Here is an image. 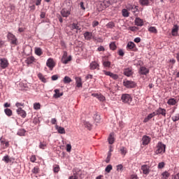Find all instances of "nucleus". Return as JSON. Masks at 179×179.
<instances>
[{
  "instance_id": "1",
  "label": "nucleus",
  "mask_w": 179,
  "mask_h": 179,
  "mask_svg": "<svg viewBox=\"0 0 179 179\" xmlns=\"http://www.w3.org/2000/svg\"><path fill=\"white\" fill-rule=\"evenodd\" d=\"M164 152H166V145L163 144L162 142H159L155 150L156 155H160L164 153Z\"/></svg>"
},
{
  "instance_id": "2",
  "label": "nucleus",
  "mask_w": 179,
  "mask_h": 179,
  "mask_svg": "<svg viewBox=\"0 0 179 179\" xmlns=\"http://www.w3.org/2000/svg\"><path fill=\"white\" fill-rule=\"evenodd\" d=\"M7 38L8 41L10 42V44L17 45V38H16V36L13 34L8 32L7 34Z\"/></svg>"
},
{
  "instance_id": "3",
  "label": "nucleus",
  "mask_w": 179,
  "mask_h": 179,
  "mask_svg": "<svg viewBox=\"0 0 179 179\" xmlns=\"http://www.w3.org/2000/svg\"><path fill=\"white\" fill-rule=\"evenodd\" d=\"M123 85L127 89H134V87H136V83L132 80H124L123 81Z\"/></svg>"
},
{
  "instance_id": "4",
  "label": "nucleus",
  "mask_w": 179,
  "mask_h": 179,
  "mask_svg": "<svg viewBox=\"0 0 179 179\" xmlns=\"http://www.w3.org/2000/svg\"><path fill=\"white\" fill-rule=\"evenodd\" d=\"M121 100L122 103L131 104V103L132 102V96H131L129 94H122Z\"/></svg>"
},
{
  "instance_id": "5",
  "label": "nucleus",
  "mask_w": 179,
  "mask_h": 179,
  "mask_svg": "<svg viewBox=\"0 0 179 179\" xmlns=\"http://www.w3.org/2000/svg\"><path fill=\"white\" fill-rule=\"evenodd\" d=\"M141 170L143 171V174L148 176L150 173V166L148 164H143L141 167Z\"/></svg>"
},
{
  "instance_id": "6",
  "label": "nucleus",
  "mask_w": 179,
  "mask_h": 179,
  "mask_svg": "<svg viewBox=\"0 0 179 179\" xmlns=\"http://www.w3.org/2000/svg\"><path fill=\"white\" fill-rule=\"evenodd\" d=\"M9 66V62L6 58L0 59V66L2 69L8 68Z\"/></svg>"
},
{
  "instance_id": "7",
  "label": "nucleus",
  "mask_w": 179,
  "mask_h": 179,
  "mask_svg": "<svg viewBox=\"0 0 179 179\" xmlns=\"http://www.w3.org/2000/svg\"><path fill=\"white\" fill-rule=\"evenodd\" d=\"M46 66H48V68H50V71H52V69H54V67L55 66V62H54V59L52 58H49L47 60Z\"/></svg>"
},
{
  "instance_id": "8",
  "label": "nucleus",
  "mask_w": 179,
  "mask_h": 179,
  "mask_svg": "<svg viewBox=\"0 0 179 179\" xmlns=\"http://www.w3.org/2000/svg\"><path fill=\"white\" fill-rule=\"evenodd\" d=\"M155 115H162L163 117H166V110L163 108H159L155 111Z\"/></svg>"
},
{
  "instance_id": "9",
  "label": "nucleus",
  "mask_w": 179,
  "mask_h": 179,
  "mask_svg": "<svg viewBox=\"0 0 179 179\" xmlns=\"http://www.w3.org/2000/svg\"><path fill=\"white\" fill-rule=\"evenodd\" d=\"M151 141L152 138L148 136H143L142 138V145H143V146H146V145H149V143H150Z\"/></svg>"
},
{
  "instance_id": "10",
  "label": "nucleus",
  "mask_w": 179,
  "mask_h": 179,
  "mask_svg": "<svg viewBox=\"0 0 179 179\" xmlns=\"http://www.w3.org/2000/svg\"><path fill=\"white\" fill-rule=\"evenodd\" d=\"M62 17H68L71 15V10L66 8H62L60 11Z\"/></svg>"
},
{
  "instance_id": "11",
  "label": "nucleus",
  "mask_w": 179,
  "mask_h": 179,
  "mask_svg": "<svg viewBox=\"0 0 179 179\" xmlns=\"http://www.w3.org/2000/svg\"><path fill=\"white\" fill-rule=\"evenodd\" d=\"M18 115L22 117V118H26L27 113H26V111L24 110H22V108H19L16 110Z\"/></svg>"
},
{
  "instance_id": "12",
  "label": "nucleus",
  "mask_w": 179,
  "mask_h": 179,
  "mask_svg": "<svg viewBox=\"0 0 179 179\" xmlns=\"http://www.w3.org/2000/svg\"><path fill=\"white\" fill-rule=\"evenodd\" d=\"M104 75H106V76H110V78H112V79H115V80H117L118 79V75L117 74H114L110 71H107L106 70H103V71Z\"/></svg>"
},
{
  "instance_id": "13",
  "label": "nucleus",
  "mask_w": 179,
  "mask_h": 179,
  "mask_svg": "<svg viewBox=\"0 0 179 179\" xmlns=\"http://www.w3.org/2000/svg\"><path fill=\"white\" fill-rule=\"evenodd\" d=\"M92 96H93V97H96V99H98L99 101H106V96H103L101 94H92Z\"/></svg>"
},
{
  "instance_id": "14",
  "label": "nucleus",
  "mask_w": 179,
  "mask_h": 179,
  "mask_svg": "<svg viewBox=\"0 0 179 179\" xmlns=\"http://www.w3.org/2000/svg\"><path fill=\"white\" fill-rule=\"evenodd\" d=\"M153 117H156V113L153 112L152 113H150L143 120L144 123L146 122H149V121H150V120H152V118H153Z\"/></svg>"
},
{
  "instance_id": "15",
  "label": "nucleus",
  "mask_w": 179,
  "mask_h": 179,
  "mask_svg": "<svg viewBox=\"0 0 179 179\" xmlns=\"http://www.w3.org/2000/svg\"><path fill=\"white\" fill-rule=\"evenodd\" d=\"M133 74H134V72H132V69L127 68L124 69V75H125V76H127V77L132 76Z\"/></svg>"
},
{
  "instance_id": "16",
  "label": "nucleus",
  "mask_w": 179,
  "mask_h": 179,
  "mask_svg": "<svg viewBox=\"0 0 179 179\" xmlns=\"http://www.w3.org/2000/svg\"><path fill=\"white\" fill-rule=\"evenodd\" d=\"M139 73L140 75H148L149 69L145 66H141L140 67Z\"/></svg>"
},
{
  "instance_id": "17",
  "label": "nucleus",
  "mask_w": 179,
  "mask_h": 179,
  "mask_svg": "<svg viewBox=\"0 0 179 179\" xmlns=\"http://www.w3.org/2000/svg\"><path fill=\"white\" fill-rule=\"evenodd\" d=\"M97 9L99 11L104 10L106 9V7L104 6V3L103 1H98L96 3Z\"/></svg>"
},
{
  "instance_id": "18",
  "label": "nucleus",
  "mask_w": 179,
  "mask_h": 179,
  "mask_svg": "<svg viewBox=\"0 0 179 179\" xmlns=\"http://www.w3.org/2000/svg\"><path fill=\"white\" fill-rule=\"evenodd\" d=\"M55 94L53 95V97L55 99H59L62 96H64V92H59V90L56 89L54 90Z\"/></svg>"
},
{
  "instance_id": "19",
  "label": "nucleus",
  "mask_w": 179,
  "mask_h": 179,
  "mask_svg": "<svg viewBox=\"0 0 179 179\" xmlns=\"http://www.w3.org/2000/svg\"><path fill=\"white\" fill-rule=\"evenodd\" d=\"M134 23L136 26L141 27V26H143V20L141 19L140 17H136L135 19Z\"/></svg>"
},
{
  "instance_id": "20",
  "label": "nucleus",
  "mask_w": 179,
  "mask_h": 179,
  "mask_svg": "<svg viewBox=\"0 0 179 179\" xmlns=\"http://www.w3.org/2000/svg\"><path fill=\"white\" fill-rule=\"evenodd\" d=\"M115 141V138H114V133H110L108 138V143L110 145H113V143H114Z\"/></svg>"
},
{
  "instance_id": "21",
  "label": "nucleus",
  "mask_w": 179,
  "mask_h": 179,
  "mask_svg": "<svg viewBox=\"0 0 179 179\" xmlns=\"http://www.w3.org/2000/svg\"><path fill=\"white\" fill-rule=\"evenodd\" d=\"M36 61V58H34V57L31 56L29 57H28L25 62L26 64H27V65H31V64H33V62H34Z\"/></svg>"
},
{
  "instance_id": "22",
  "label": "nucleus",
  "mask_w": 179,
  "mask_h": 179,
  "mask_svg": "<svg viewBox=\"0 0 179 179\" xmlns=\"http://www.w3.org/2000/svg\"><path fill=\"white\" fill-rule=\"evenodd\" d=\"M167 104H169V106H176L177 101L174 98H171L168 100Z\"/></svg>"
},
{
  "instance_id": "23",
  "label": "nucleus",
  "mask_w": 179,
  "mask_h": 179,
  "mask_svg": "<svg viewBox=\"0 0 179 179\" xmlns=\"http://www.w3.org/2000/svg\"><path fill=\"white\" fill-rule=\"evenodd\" d=\"M34 51L36 55H38V57H41V55L43 54V50L41 48H35Z\"/></svg>"
},
{
  "instance_id": "24",
  "label": "nucleus",
  "mask_w": 179,
  "mask_h": 179,
  "mask_svg": "<svg viewBox=\"0 0 179 179\" xmlns=\"http://www.w3.org/2000/svg\"><path fill=\"white\" fill-rule=\"evenodd\" d=\"M38 78L41 80V82H43V83H47V79L43 76V73H39L38 74Z\"/></svg>"
},
{
  "instance_id": "25",
  "label": "nucleus",
  "mask_w": 179,
  "mask_h": 179,
  "mask_svg": "<svg viewBox=\"0 0 179 179\" xmlns=\"http://www.w3.org/2000/svg\"><path fill=\"white\" fill-rule=\"evenodd\" d=\"M71 29L72 30L76 29V30H80V25H79V23L73 22L71 24Z\"/></svg>"
},
{
  "instance_id": "26",
  "label": "nucleus",
  "mask_w": 179,
  "mask_h": 179,
  "mask_svg": "<svg viewBox=\"0 0 179 179\" xmlns=\"http://www.w3.org/2000/svg\"><path fill=\"white\" fill-rule=\"evenodd\" d=\"M162 179H168L169 177H170V173L169 171H164V173H162Z\"/></svg>"
},
{
  "instance_id": "27",
  "label": "nucleus",
  "mask_w": 179,
  "mask_h": 179,
  "mask_svg": "<svg viewBox=\"0 0 179 179\" xmlns=\"http://www.w3.org/2000/svg\"><path fill=\"white\" fill-rule=\"evenodd\" d=\"M91 69H99V64L96 62H92L90 64Z\"/></svg>"
},
{
  "instance_id": "28",
  "label": "nucleus",
  "mask_w": 179,
  "mask_h": 179,
  "mask_svg": "<svg viewBox=\"0 0 179 179\" xmlns=\"http://www.w3.org/2000/svg\"><path fill=\"white\" fill-rule=\"evenodd\" d=\"M2 160L5 162V163H12V158L9 157L8 155L4 156Z\"/></svg>"
},
{
  "instance_id": "29",
  "label": "nucleus",
  "mask_w": 179,
  "mask_h": 179,
  "mask_svg": "<svg viewBox=\"0 0 179 179\" xmlns=\"http://www.w3.org/2000/svg\"><path fill=\"white\" fill-rule=\"evenodd\" d=\"M127 49L128 50H134L136 47V45L134 42H129L127 43Z\"/></svg>"
},
{
  "instance_id": "30",
  "label": "nucleus",
  "mask_w": 179,
  "mask_h": 179,
  "mask_svg": "<svg viewBox=\"0 0 179 179\" xmlns=\"http://www.w3.org/2000/svg\"><path fill=\"white\" fill-rule=\"evenodd\" d=\"M93 120L94 121H95V122H100V120H101V118L100 117V115H99V113H96L95 115H94Z\"/></svg>"
},
{
  "instance_id": "31",
  "label": "nucleus",
  "mask_w": 179,
  "mask_h": 179,
  "mask_svg": "<svg viewBox=\"0 0 179 179\" xmlns=\"http://www.w3.org/2000/svg\"><path fill=\"white\" fill-rule=\"evenodd\" d=\"M77 87H82V78L79 77L76 78Z\"/></svg>"
},
{
  "instance_id": "32",
  "label": "nucleus",
  "mask_w": 179,
  "mask_h": 179,
  "mask_svg": "<svg viewBox=\"0 0 179 179\" xmlns=\"http://www.w3.org/2000/svg\"><path fill=\"white\" fill-rule=\"evenodd\" d=\"M148 31H150V33H153L154 34H157V29H156V27H150L148 28Z\"/></svg>"
},
{
  "instance_id": "33",
  "label": "nucleus",
  "mask_w": 179,
  "mask_h": 179,
  "mask_svg": "<svg viewBox=\"0 0 179 179\" xmlns=\"http://www.w3.org/2000/svg\"><path fill=\"white\" fill-rule=\"evenodd\" d=\"M25 134H26V130H24V129H19L17 133V134L19 135V136H24Z\"/></svg>"
},
{
  "instance_id": "34",
  "label": "nucleus",
  "mask_w": 179,
  "mask_h": 179,
  "mask_svg": "<svg viewBox=\"0 0 179 179\" xmlns=\"http://www.w3.org/2000/svg\"><path fill=\"white\" fill-rule=\"evenodd\" d=\"M56 129L59 134H65V129L64 127L57 126Z\"/></svg>"
},
{
  "instance_id": "35",
  "label": "nucleus",
  "mask_w": 179,
  "mask_h": 179,
  "mask_svg": "<svg viewBox=\"0 0 179 179\" xmlns=\"http://www.w3.org/2000/svg\"><path fill=\"white\" fill-rule=\"evenodd\" d=\"M72 61V57L69 56L68 57H66V59H64V60H62V64H68V62Z\"/></svg>"
},
{
  "instance_id": "36",
  "label": "nucleus",
  "mask_w": 179,
  "mask_h": 179,
  "mask_svg": "<svg viewBox=\"0 0 179 179\" xmlns=\"http://www.w3.org/2000/svg\"><path fill=\"white\" fill-rule=\"evenodd\" d=\"M103 5L105 6V8H108L110 5H111V1L110 0H104L103 1Z\"/></svg>"
},
{
  "instance_id": "37",
  "label": "nucleus",
  "mask_w": 179,
  "mask_h": 179,
  "mask_svg": "<svg viewBox=\"0 0 179 179\" xmlns=\"http://www.w3.org/2000/svg\"><path fill=\"white\" fill-rule=\"evenodd\" d=\"M63 82L65 84L71 83V82H72V79H71V78H69V76H65L64 80H63Z\"/></svg>"
},
{
  "instance_id": "38",
  "label": "nucleus",
  "mask_w": 179,
  "mask_h": 179,
  "mask_svg": "<svg viewBox=\"0 0 179 179\" xmlns=\"http://www.w3.org/2000/svg\"><path fill=\"white\" fill-rule=\"evenodd\" d=\"M122 16H124V17H128V16H129V13L128 12V10H127V9H123L122 10Z\"/></svg>"
},
{
  "instance_id": "39",
  "label": "nucleus",
  "mask_w": 179,
  "mask_h": 179,
  "mask_svg": "<svg viewBox=\"0 0 179 179\" xmlns=\"http://www.w3.org/2000/svg\"><path fill=\"white\" fill-rule=\"evenodd\" d=\"M172 121L173 122H176V121H179V113H176L175 115H173L172 117Z\"/></svg>"
},
{
  "instance_id": "40",
  "label": "nucleus",
  "mask_w": 179,
  "mask_h": 179,
  "mask_svg": "<svg viewBox=\"0 0 179 179\" xmlns=\"http://www.w3.org/2000/svg\"><path fill=\"white\" fill-rule=\"evenodd\" d=\"M47 148V143L45 142H41L39 144V149H45Z\"/></svg>"
},
{
  "instance_id": "41",
  "label": "nucleus",
  "mask_w": 179,
  "mask_h": 179,
  "mask_svg": "<svg viewBox=\"0 0 179 179\" xmlns=\"http://www.w3.org/2000/svg\"><path fill=\"white\" fill-rule=\"evenodd\" d=\"M140 3L143 6H147V5H149V0H140Z\"/></svg>"
},
{
  "instance_id": "42",
  "label": "nucleus",
  "mask_w": 179,
  "mask_h": 179,
  "mask_svg": "<svg viewBox=\"0 0 179 179\" xmlns=\"http://www.w3.org/2000/svg\"><path fill=\"white\" fill-rule=\"evenodd\" d=\"M4 113L8 115V117H10L12 115V110L9 108L5 109Z\"/></svg>"
},
{
  "instance_id": "43",
  "label": "nucleus",
  "mask_w": 179,
  "mask_h": 179,
  "mask_svg": "<svg viewBox=\"0 0 179 179\" xmlns=\"http://www.w3.org/2000/svg\"><path fill=\"white\" fill-rule=\"evenodd\" d=\"M127 148L125 147H122L120 148V153L121 155H123V156H125L127 155Z\"/></svg>"
},
{
  "instance_id": "44",
  "label": "nucleus",
  "mask_w": 179,
  "mask_h": 179,
  "mask_svg": "<svg viewBox=\"0 0 179 179\" xmlns=\"http://www.w3.org/2000/svg\"><path fill=\"white\" fill-rule=\"evenodd\" d=\"M112 170L113 166L111 164L108 165L105 169V171H106V173H110Z\"/></svg>"
},
{
  "instance_id": "45",
  "label": "nucleus",
  "mask_w": 179,
  "mask_h": 179,
  "mask_svg": "<svg viewBox=\"0 0 179 179\" xmlns=\"http://www.w3.org/2000/svg\"><path fill=\"white\" fill-rule=\"evenodd\" d=\"M109 47L111 50H113V51H114V50L117 49V45H115V43L112 42L111 43H110Z\"/></svg>"
},
{
  "instance_id": "46",
  "label": "nucleus",
  "mask_w": 179,
  "mask_h": 179,
  "mask_svg": "<svg viewBox=\"0 0 179 179\" xmlns=\"http://www.w3.org/2000/svg\"><path fill=\"white\" fill-rule=\"evenodd\" d=\"M15 107H17L18 108H22V107H24V103L17 102L15 103Z\"/></svg>"
},
{
  "instance_id": "47",
  "label": "nucleus",
  "mask_w": 179,
  "mask_h": 179,
  "mask_svg": "<svg viewBox=\"0 0 179 179\" xmlns=\"http://www.w3.org/2000/svg\"><path fill=\"white\" fill-rule=\"evenodd\" d=\"M40 107H41V105L40 104V103H35L34 104V108L35 110H40Z\"/></svg>"
},
{
  "instance_id": "48",
  "label": "nucleus",
  "mask_w": 179,
  "mask_h": 179,
  "mask_svg": "<svg viewBox=\"0 0 179 179\" xmlns=\"http://www.w3.org/2000/svg\"><path fill=\"white\" fill-rule=\"evenodd\" d=\"M107 27H108V29H113V27H115V24H114V22H110L107 24Z\"/></svg>"
},
{
  "instance_id": "49",
  "label": "nucleus",
  "mask_w": 179,
  "mask_h": 179,
  "mask_svg": "<svg viewBox=\"0 0 179 179\" xmlns=\"http://www.w3.org/2000/svg\"><path fill=\"white\" fill-rule=\"evenodd\" d=\"M53 171L54 173H58L59 171V165H55L53 166Z\"/></svg>"
},
{
  "instance_id": "50",
  "label": "nucleus",
  "mask_w": 179,
  "mask_h": 179,
  "mask_svg": "<svg viewBox=\"0 0 179 179\" xmlns=\"http://www.w3.org/2000/svg\"><path fill=\"white\" fill-rule=\"evenodd\" d=\"M103 66H105L106 68H110V66H111V62H103Z\"/></svg>"
},
{
  "instance_id": "51",
  "label": "nucleus",
  "mask_w": 179,
  "mask_h": 179,
  "mask_svg": "<svg viewBox=\"0 0 179 179\" xmlns=\"http://www.w3.org/2000/svg\"><path fill=\"white\" fill-rule=\"evenodd\" d=\"M178 31V28L175 27L172 29V36H177V32Z\"/></svg>"
},
{
  "instance_id": "52",
  "label": "nucleus",
  "mask_w": 179,
  "mask_h": 179,
  "mask_svg": "<svg viewBox=\"0 0 179 179\" xmlns=\"http://www.w3.org/2000/svg\"><path fill=\"white\" fill-rule=\"evenodd\" d=\"M84 37H85V40H90V33L85 32L84 34Z\"/></svg>"
},
{
  "instance_id": "53",
  "label": "nucleus",
  "mask_w": 179,
  "mask_h": 179,
  "mask_svg": "<svg viewBox=\"0 0 179 179\" xmlns=\"http://www.w3.org/2000/svg\"><path fill=\"white\" fill-rule=\"evenodd\" d=\"M66 58H68V52L66 51H64L63 52V56L62 58V61H64V59H66Z\"/></svg>"
},
{
  "instance_id": "54",
  "label": "nucleus",
  "mask_w": 179,
  "mask_h": 179,
  "mask_svg": "<svg viewBox=\"0 0 179 179\" xmlns=\"http://www.w3.org/2000/svg\"><path fill=\"white\" fill-rule=\"evenodd\" d=\"M1 143H3V145H5L6 148H8V146H9V142L8 141H5V140L3 139H0Z\"/></svg>"
},
{
  "instance_id": "55",
  "label": "nucleus",
  "mask_w": 179,
  "mask_h": 179,
  "mask_svg": "<svg viewBox=\"0 0 179 179\" xmlns=\"http://www.w3.org/2000/svg\"><path fill=\"white\" fill-rule=\"evenodd\" d=\"M124 166H122V164H119L117 166V171H122L124 169Z\"/></svg>"
},
{
  "instance_id": "56",
  "label": "nucleus",
  "mask_w": 179,
  "mask_h": 179,
  "mask_svg": "<svg viewBox=\"0 0 179 179\" xmlns=\"http://www.w3.org/2000/svg\"><path fill=\"white\" fill-rule=\"evenodd\" d=\"M131 10L134 13H136V12H138V6H132Z\"/></svg>"
},
{
  "instance_id": "57",
  "label": "nucleus",
  "mask_w": 179,
  "mask_h": 179,
  "mask_svg": "<svg viewBox=\"0 0 179 179\" xmlns=\"http://www.w3.org/2000/svg\"><path fill=\"white\" fill-rule=\"evenodd\" d=\"M36 160H37V159L36 158V155H32L30 158V162H31V163H34Z\"/></svg>"
},
{
  "instance_id": "58",
  "label": "nucleus",
  "mask_w": 179,
  "mask_h": 179,
  "mask_svg": "<svg viewBox=\"0 0 179 179\" xmlns=\"http://www.w3.org/2000/svg\"><path fill=\"white\" fill-rule=\"evenodd\" d=\"M32 173H34V174H37V173H38V167L36 166L32 169Z\"/></svg>"
},
{
  "instance_id": "59",
  "label": "nucleus",
  "mask_w": 179,
  "mask_h": 179,
  "mask_svg": "<svg viewBox=\"0 0 179 179\" xmlns=\"http://www.w3.org/2000/svg\"><path fill=\"white\" fill-rule=\"evenodd\" d=\"M72 149V146L71 145V144H67L66 145V152H71Z\"/></svg>"
},
{
  "instance_id": "60",
  "label": "nucleus",
  "mask_w": 179,
  "mask_h": 179,
  "mask_svg": "<svg viewBox=\"0 0 179 179\" xmlns=\"http://www.w3.org/2000/svg\"><path fill=\"white\" fill-rule=\"evenodd\" d=\"M69 179H78V174L73 173V175L70 176Z\"/></svg>"
},
{
  "instance_id": "61",
  "label": "nucleus",
  "mask_w": 179,
  "mask_h": 179,
  "mask_svg": "<svg viewBox=\"0 0 179 179\" xmlns=\"http://www.w3.org/2000/svg\"><path fill=\"white\" fill-rule=\"evenodd\" d=\"M58 75H53L52 77H51V79L52 80H58Z\"/></svg>"
},
{
  "instance_id": "62",
  "label": "nucleus",
  "mask_w": 179,
  "mask_h": 179,
  "mask_svg": "<svg viewBox=\"0 0 179 179\" xmlns=\"http://www.w3.org/2000/svg\"><path fill=\"white\" fill-rule=\"evenodd\" d=\"M164 167V162H160L158 164V169H163Z\"/></svg>"
},
{
  "instance_id": "63",
  "label": "nucleus",
  "mask_w": 179,
  "mask_h": 179,
  "mask_svg": "<svg viewBox=\"0 0 179 179\" xmlns=\"http://www.w3.org/2000/svg\"><path fill=\"white\" fill-rule=\"evenodd\" d=\"M172 179H179V173L172 176Z\"/></svg>"
},
{
  "instance_id": "64",
  "label": "nucleus",
  "mask_w": 179,
  "mask_h": 179,
  "mask_svg": "<svg viewBox=\"0 0 179 179\" xmlns=\"http://www.w3.org/2000/svg\"><path fill=\"white\" fill-rule=\"evenodd\" d=\"M97 50L98 51H106V48H104L103 46H99Z\"/></svg>"
}]
</instances>
